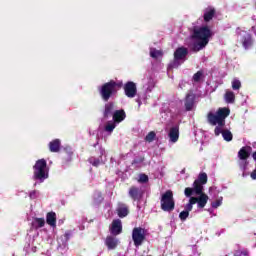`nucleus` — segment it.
Masks as SVG:
<instances>
[{"instance_id":"58836bf2","label":"nucleus","mask_w":256,"mask_h":256,"mask_svg":"<svg viewBox=\"0 0 256 256\" xmlns=\"http://www.w3.org/2000/svg\"><path fill=\"white\" fill-rule=\"evenodd\" d=\"M29 197L30 199H37V197H39V191L33 190L32 192H30Z\"/></svg>"},{"instance_id":"c03bdc74","label":"nucleus","mask_w":256,"mask_h":256,"mask_svg":"<svg viewBox=\"0 0 256 256\" xmlns=\"http://www.w3.org/2000/svg\"><path fill=\"white\" fill-rule=\"evenodd\" d=\"M252 159L256 161V151L252 153Z\"/></svg>"},{"instance_id":"7c9ffc66","label":"nucleus","mask_w":256,"mask_h":256,"mask_svg":"<svg viewBox=\"0 0 256 256\" xmlns=\"http://www.w3.org/2000/svg\"><path fill=\"white\" fill-rule=\"evenodd\" d=\"M157 137V134L155 133V131H151L149 132L146 137H145V141L147 143H153V141H155V138Z\"/></svg>"},{"instance_id":"4c0bfd02","label":"nucleus","mask_w":256,"mask_h":256,"mask_svg":"<svg viewBox=\"0 0 256 256\" xmlns=\"http://www.w3.org/2000/svg\"><path fill=\"white\" fill-rule=\"evenodd\" d=\"M234 256H249V251L247 250H238L235 252Z\"/></svg>"},{"instance_id":"ea45409f","label":"nucleus","mask_w":256,"mask_h":256,"mask_svg":"<svg viewBox=\"0 0 256 256\" xmlns=\"http://www.w3.org/2000/svg\"><path fill=\"white\" fill-rule=\"evenodd\" d=\"M195 190H193V188H185V191H184V193H185V195L187 196V197H191V195H193V192H194Z\"/></svg>"},{"instance_id":"1a4fd4ad","label":"nucleus","mask_w":256,"mask_h":256,"mask_svg":"<svg viewBox=\"0 0 256 256\" xmlns=\"http://www.w3.org/2000/svg\"><path fill=\"white\" fill-rule=\"evenodd\" d=\"M109 231L114 237H117V235H121V233H123V223L121 222V220H113L111 225L109 226Z\"/></svg>"},{"instance_id":"a19ab883","label":"nucleus","mask_w":256,"mask_h":256,"mask_svg":"<svg viewBox=\"0 0 256 256\" xmlns=\"http://www.w3.org/2000/svg\"><path fill=\"white\" fill-rule=\"evenodd\" d=\"M221 205V200H216L215 202L212 203V207L214 209H217V207H220Z\"/></svg>"},{"instance_id":"72a5a7b5","label":"nucleus","mask_w":256,"mask_h":256,"mask_svg":"<svg viewBox=\"0 0 256 256\" xmlns=\"http://www.w3.org/2000/svg\"><path fill=\"white\" fill-rule=\"evenodd\" d=\"M203 78V71H198L193 75V81L194 83H199V81H201V79Z\"/></svg>"},{"instance_id":"c756f323","label":"nucleus","mask_w":256,"mask_h":256,"mask_svg":"<svg viewBox=\"0 0 256 256\" xmlns=\"http://www.w3.org/2000/svg\"><path fill=\"white\" fill-rule=\"evenodd\" d=\"M197 203V199H195V197H190L189 199V203L186 205L185 207V211H193V205H195Z\"/></svg>"},{"instance_id":"473e14b6","label":"nucleus","mask_w":256,"mask_h":256,"mask_svg":"<svg viewBox=\"0 0 256 256\" xmlns=\"http://www.w3.org/2000/svg\"><path fill=\"white\" fill-rule=\"evenodd\" d=\"M150 57H152V59H158L159 57H163V52H161L160 50H151L150 51Z\"/></svg>"},{"instance_id":"7ed1b4c3","label":"nucleus","mask_w":256,"mask_h":256,"mask_svg":"<svg viewBox=\"0 0 256 256\" xmlns=\"http://www.w3.org/2000/svg\"><path fill=\"white\" fill-rule=\"evenodd\" d=\"M160 205L162 211L171 213L175 209V198L173 197V191L167 190L161 194Z\"/></svg>"},{"instance_id":"de8ad7c7","label":"nucleus","mask_w":256,"mask_h":256,"mask_svg":"<svg viewBox=\"0 0 256 256\" xmlns=\"http://www.w3.org/2000/svg\"><path fill=\"white\" fill-rule=\"evenodd\" d=\"M38 161H45V159H38Z\"/></svg>"},{"instance_id":"a878e982","label":"nucleus","mask_w":256,"mask_h":256,"mask_svg":"<svg viewBox=\"0 0 256 256\" xmlns=\"http://www.w3.org/2000/svg\"><path fill=\"white\" fill-rule=\"evenodd\" d=\"M196 195L203 194V184H201L199 181L195 180L193 183V188Z\"/></svg>"},{"instance_id":"f8f14e48","label":"nucleus","mask_w":256,"mask_h":256,"mask_svg":"<svg viewBox=\"0 0 256 256\" xmlns=\"http://www.w3.org/2000/svg\"><path fill=\"white\" fill-rule=\"evenodd\" d=\"M105 245L109 251H113L117 249L119 245V239L117 237L109 235L105 239Z\"/></svg>"},{"instance_id":"2eb2a0df","label":"nucleus","mask_w":256,"mask_h":256,"mask_svg":"<svg viewBox=\"0 0 256 256\" xmlns=\"http://www.w3.org/2000/svg\"><path fill=\"white\" fill-rule=\"evenodd\" d=\"M126 117H127V114L125 113V110H123V109L116 110L112 114L113 121H114V123H117V124L125 121Z\"/></svg>"},{"instance_id":"49530a36","label":"nucleus","mask_w":256,"mask_h":256,"mask_svg":"<svg viewBox=\"0 0 256 256\" xmlns=\"http://www.w3.org/2000/svg\"><path fill=\"white\" fill-rule=\"evenodd\" d=\"M66 239H69V233H65Z\"/></svg>"},{"instance_id":"4be33fe9","label":"nucleus","mask_w":256,"mask_h":256,"mask_svg":"<svg viewBox=\"0 0 256 256\" xmlns=\"http://www.w3.org/2000/svg\"><path fill=\"white\" fill-rule=\"evenodd\" d=\"M46 223L50 227H57V214L55 212H48L46 215Z\"/></svg>"},{"instance_id":"c85d7f7f","label":"nucleus","mask_w":256,"mask_h":256,"mask_svg":"<svg viewBox=\"0 0 256 256\" xmlns=\"http://www.w3.org/2000/svg\"><path fill=\"white\" fill-rule=\"evenodd\" d=\"M222 137L224 139V141H233V133H231V131L229 130H223L222 131Z\"/></svg>"},{"instance_id":"aec40b11","label":"nucleus","mask_w":256,"mask_h":256,"mask_svg":"<svg viewBox=\"0 0 256 256\" xmlns=\"http://www.w3.org/2000/svg\"><path fill=\"white\" fill-rule=\"evenodd\" d=\"M198 197H194V199H196V203L199 207V209H203L205 207V205H207V201H209V196H207V194L202 193V194H198Z\"/></svg>"},{"instance_id":"423d86ee","label":"nucleus","mask_w":256,"mask_h":256,"mask_svg":"<svg viewBox=\"0 0 256 256\" xmlns=\"http://www.w3.org/2000/svg\"><path fill=\"white\" fill-rule=\"evenodd\" d=\"M148 236L149 231L143 227H135L132 230V241L136 247H141Z\"/></svg>"},{"instance_id":"a211bd4d","label":"nucleus","mask_w":256,"mask_h":256,"mask_svg":"<svg viewBox=\"0 0 256 256\" xmlns=\"http://www.w3.org/2000/svg\"><path fill=\"white\" fill-rule=\"evenodd\" d=\"M215 13H217L215 8H213V7L206 8L204 10V15H203V19H204L205 23H209V21H212L213 17H215Z\"/></svg>"},{"instance_id":"cd10ccee","label":"nucleus","mask_w":256,"mask_h":256,"mask_svg":"<svg viewBox=\"0 0 256 256\" xmlns=\"http://www.w3.org/2000/svg\"><path fill=\"white\" fill-rule=\"evenodd\" d=\"M115 127H117V122L115 121H108L105 125V131L107 133H113L115 130Z\"/></svg>"},{"instance_id":"5701e85b","label":"nucleus","mask_w":256,"mask_h":256,"mask_svg":"<svg viewBox=\"0 0 256 256\" xmlns=\"http://www.w3.org/2000/svg\"><path fill=\"white\" fill-rule=\"evenodd\" d=\"M207 43L206 42H203V41H200L198 40V42H195L193 45H192V51L194 53H198V51H201V49H205V47H207Z\"/></svg>"},{"instance_id":"f3484780","label":"nucleus","mask_w":256,"mask_h":256,"mask_svg":"<svg viewBox=\"0 0 256 256\" xmlns=\"http://www.w3.org/2000/svg\"><path fill=\"white\" fill-rule=\"evenodd\" d=\"M48 148L50 153H59L61 151V140L56 138L49 142Z\"/></svg>"},{"instance_id":"ddd939ff","label":"nucleus","mask_w":256,"mask_h":256,"mask_svg":"<svg viewBox=\"0 0 256 256\" xmlns=\"http://www.w3.org/2000/svg\"><path fill=\"white\" fill-rule=\"evenodd\" d=\"M184 107L186 111H193V107H195V94L189 93L186 95L184 99Z\"/></svg>"},{"instance_id":"0eeeda50","label":"nucleus","mask_w":256,"mask_h":256,"mask_svg":"<svg viewBox=\"0 0 256 256\" xmlns=\"http://www.w3.org/2000/svg\"><path fill=\"white\" fill-rule=\"evenodd\" d=\"M189 55V49L186 47H178L174 52V61L169 64V69H177L179 61L185 59Z\"/></svg>"},{"instance_id":"a18cd8bd","label":"nucleus","mask_w":256,"mask_h":256,"mask_svg":"<svg viewBox=\"0 0 256 256\" xmlns=\"http://www.w3.org/2000/svg\"><path fill=\"white\" fill-rule=\"evenodd\" d=\"M92 165H93L94 167H97V165H99V161H94V162H92Z\"/></svg>"},{"instance_id":"9b49d317","label":"nucleus","mask_w":256,"mask_h":256,"mask_svg":"<svg viewBox=\"0 0 256 256\" xmlns=\"http://www.w3.org/2000/svg\"><path fill=\"white\" fill-rule=\"evenodd\" d=\"M129 195L133 201H141L143 198V190L137 186H132L129 189Z\"/></svg>"},{"instance_id":"f03ea898","label":"nucleus","mask_w":256,"mask_h":256,"mask_svg":"<svg viewBox=\"0 0 256 256\" xmlns=\"http://www.w3.org/2000/svg\"><path fill=\"white\" fill-rule=\"evenodd\" d=\"M121 87H123V82L117 83L115 80H110L109 82L102 84L99 88V95L102 101L107 103L113 95L117 94V89H121Z\"/></svg>"},{"instance_id":"4468645a","label":"nucleus","mask_w":256,"mask_h":256,"mask_svg":"<svg viewBox=\"0 0 256 256\" xmlns=\"http://www.w3.org/2000/svg\"><path fill=\"white\" fill-rule=\"evenodd\" d=\"M242 47L244 49H250V47H253V35L250 33H246L241 38Z\"/></svg>"},{"instance_id":"39448f33","label":"nucleus","mask_w":256,"mask_h":256,"mask_svg":"<svg viewBox=\"0 0 256 256\" xmlns=\"http://www.w3.org/2000/svg\"><path fill=\"white\" fill-rule=\"evenodd\" d=\"M49 177V168L47 167V162L37 161L34 166V179L41 181L43 183L44 179Z\"/></svg>"},{"instance_id":"bb28decb","label":"nucleus","mask_w":256,"mask_h":256,"mask_svg":"<svg viewBox=\"0 0 256 256\" xmlns=\"http://www.w3.org/2000/svg\"><path fill=\"white\" fill-rule=\"evenodd\" d=\"M32 225L35 229H41V227H45V218H35L32 222Z\"/></svg>"},{"instance_id":"6ab92c4d","label":"nucleus","mask_w":256,"mask_h":256,"mask_svg":"<svg viewBox=\"0 0 256 256\" xmlns=\"http://www.w3.org/2000/svg\"><path fill=\"white\" fill-rule=\"evenodd\" d=\"M113 111H115V103L113 102H108L104 106V112H103V117L104 119H108V117H111L113 115Z\"/></svg>"},{"instance_id":"f704fd0d","label":"nucleus","mask_w":256,"mask_h":256,"mask_svg":"<svg viewBox=\"0 0 256 256\" xmlns=\"http://www.w3.org/2000/svg\"><path fill=\"white\" fill-rule=\"evenodd\" d=\"M232 89L233 91H239V89H241V81H239L238 79H234L232 81Z\"/></svg>"},{"instance_id":"c9c22d12","label":"nucleus","mask_w":256,"mask_h":256,"mask_svg":"<svg viewBox=\"0 0 256 256\" xmlns=\"http://www.w3.org/2000/svg\"><path fill=\"white\" fill-rule=\"evenodd\" d=\"M149 182V176L147 174H139L138 183H148Z\"/></svg>"},{"instance_id":"2f4dec72","label":"nucleus","mask_w":256,"mask_h":256,"mask_svg":"<svg viewBox=\"0 0 256 256\" xmlns=\"http://www.w3.org/2000/svg\"><path fill=\"white\" fill-rule=\"evenodd\" d=\"M196 181H198V183L202 184V185H206L207 183V173L202 172L199 174L198 179H196Z\"/></svg>"},{"instance_id":"f257e3e1","label":"nucleus","mask_w":256,"mask_h":256,"mask_svg":"<svg viewBox=\"0 0 256 256\" xmlns=\"http://www.w3.org/2000/svg\"><path fill=\"white\" fill-rule=\"evenodd\" d=\"M231 113V110L229 108H219L216 113L209 112L207 114V122L209 125H212L215 127V125H218L214 129V134L216 137H219V135H223L222 127H225V119L229 117Z\"/></svg>"},{"instance_id":"412c9836","label":"nucleus","mask_w":256,"mask_h":256,"mask_svg":"<svg viewBox=\"0 0 256 256\" xmlns=\"http://www.w3.org/2000/svg\"><path fill=\"white\" fill-rule=\"evenodd\" d=\"M116 211L118 213V217H120L121 219H123V217H127V215H129V207H127L126 204H123V203L118 204Z\"/></svg>"},{"instance_id":"e433bc0d","label":"nucleus","mask_w":256,"mask_h":256,"mask_svg":"<svg viewBox=\"0 0 256 256\" xmlns=\"http://www.w3.org/2000/svg\"><path fill=\"white\" fill-rule=\"evenodd\" d=\"M187 217H189V211L184 210L179 214L181 221H185Z\"/></svg>"},{"instance_id":"dca6fc26","label":"nucleus","mask_w":256,"mask_h":256,"mask_svg":"<svg viewBox=\"0 0 256 256\" xmlns=\"http://www.w3.org/2000/svg\"><path fill=\"white\" fill-rule=\"evenodd\" d=\"M168 137L171 143H177L179 141V125L170 128Z\"/></svg>"},{"instance_id":"9d476101","label":"nucleus","mask_w":256,"mask_h":256,"mask_svg":"<svg viewBox=\"0 0 256 256\" xmlns=\"http://www.w3.org/2000/svg\"><path fill=\"white\" fill-rule=\"evenodd\" d=\"M251 153H253V148L251 146H243L238 151V158L240 161H247V159L251 157Z\"/></svg>"},{"instance_id":"393cba45","label":"nucleus","mask_w":256,"mask_h":256,"mask_svg":"<svg viewBox=\"0 0 256 256\" xmlns=\"http://www.w3.org/2000/svg\"><path fill=\"white\" fill-rule=\"evenodd\" d=\"M224 99L228 104L235 103V93L233 91H226Z\"/></svg>"},{"instance_id":"b1692460","label":"nucleus","mask_w":256,"mask_h":256,"mask_svg":"<svg viewBox=\"0 0 256 256\" xmlns=\"http://www.w3.org/2000/svg\"><path fill=\"white\" fill-rule=\"evenodd\" d=\"M62 153L64 154V157H66L68 161H72L74 153H73V148H71V146L64 147L62 150Z\"/></svg>"},{"instance_id":"79ce46f5","label":"nucleus","mask_w":256,"mask_h":256,"mask_svg":"<svg viewBox=\"0 0 256 256\" xmlns=\"http://www.w3.org/2000/svg\"><path fill=\"white\" fill-rule=\"evenodd\" d=\"M251 179H256V170H254L251 174H250Z\"/></svg>"},{"instance_id":"6e6552de","label":"nucleus","mask_w":256,"mask_h":256,"mask_svg":"<svg viewBox=\"0 0 256 256\" xmlns=\"http://www.w3.org/2000/svg\"><path fill=\"white\" fill-rule=\"evenodd\" d=\"M124 93L129 99L137 96V84L133 81H128L123 86Z\"/></svg>"},{"instance_id":"37998d69","label":"nucleus","mask_w":256,"mask_h":256,"mask_svg":"<svg viewBox=\"0 0 256 256\" xmlns=\"http://www.w3.org/2000/svg\"><path fill=\"white\" fill-rule=\"evenodd\" d=\"M247 165H249V162H244V163L240 164V167H243V169H245L247 167Z\"/></svg>"},{"instance_id":"20e7f679","label":"nucleus","mask_w":256,"mask_h":256,"mask_svg":"<svg viewBox=\"0 0 256 256\" xmlns=\"http://www.w3.org/2000/svg\"><path fill=\"white\" fill-rule=\"evenodd\" d=\"M211 29L209 26H201L193 29L191 39L195 41H202L203 43L209 44V39H211Z\"/></svg>"}]
</instances>
